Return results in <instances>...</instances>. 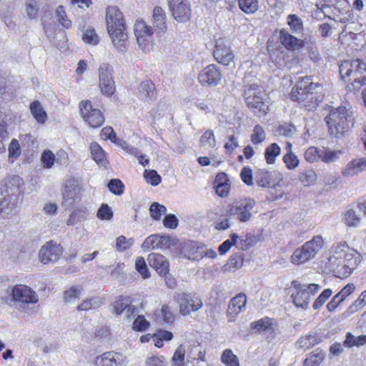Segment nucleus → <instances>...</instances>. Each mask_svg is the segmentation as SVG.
Masks as SVG:
<instances>
[{
    "label": "nucleus",
    "instance_id": "nucleus-13",
    "mask_svg": "<svg viewBox=\"0 0 366 366\" xmlns=\"http://www.w3.org/2000/svg\"><path fill=\"white\" fill-rule=\"evenodd\" d=\"M99 81L101 92H115L116 86L113 77V68L103 63L99 68Z\"/></svg>",
    "mask_w": 366,
    "mask_h": 366
},
{
    "label": "nucleus",
    "instance_id": "nucleus-48",
    "mask_svg": "<svg viewBox=\"0 0 366 366\" xmlns=\"http://www.w3.org/2000/svg\"><path fill=\"white\" fill-rule=\"evenodd\" d=\"M151 217L155 220H159L162 215L167 212V208L157 202H153L149 208Z\"/></svg>",
    "mask_w": 366,
    "mask_h": 366
},
{
    "label": "nucleus",
    "instance_id": "nucleus-31",
    "mask_svg": "<svg viewBox=\"0 0 366 366\" xmlns=\"http://www.w3.org/2000/svg\"><path fill=\"white\" fill-rule=\"evenodd\" d=\"M242 81L244 92L257 91L263 89L261 80L250 73L244 76Z\"/></svg>",
    "mask_w": 366,
    "mask_h": 366
},
{
    "label": "nucleus",
    "instance_id": "nucleus-60",
    "mask_svg": "<svg viewBox=\"0 0 366 366\" xmlns=\"http://www.w3.org/2000/svg\"><path fill=\"white\" fill-rule=\"evenodd\" d=\"M159 316L162 321L167 324H172L174 320V316L167 305L162 306Z\"/></svg>",
    "mask_w": 366,
    "mask_h": 366
},
{
    "label": "nucleus",
    "instance_id": "nucleus-50",
    "mask_svg": "<svg viewBox=\"0 0 366 366\" xmlns=\"http://www.w3.org/2000/svg\"><path fill=\"white\" fill-rule=\"evenodd\" d=\"M185 349L182 345H180L174 352L172 358L173 366H183L184 363Z\"/></svg>",
    "mask_w": 366,
    "mask_h": 366
},
{
    "label": "nucleus",
    "instance_id": "nucleus-20",
    "mask_svg": "<svg viewBox=\"0 0 366 366\" xmlns=\"http://www.w3.org/2000/svg\"><path fill=\"white\" fill-rule=\"evenodd\" d=\"M152 24L157 34L164 33L167 31L166 14L160 6H155L152 14Z\"/></svg>",
    "mask_w": 366,
    "mask_h": 366
},
{
    "label": "nucleus",
    "instance_id": "nucleus-15",
    "mask_svg": "<svg viewBox=\"0 0 366 366\" xmlns=\"http://www.w3.org/2000/svg\"><path fill=\"white\" fill-rule=\"evenodd\" d=\"M221 78V72L214 64L207 66L199 74V80L203 85L216 86L220 82Z\"/></svg>",
    "mask_w": 366,
    "mask_h": 366
},
{
    "label": "nucleus",
    "instance_id": "nucleus-29",
    "mask_svg": "<svg viewBox=\"0 0 366 366\" xmlns=\"http://www.w3.org/2000/svg\"><path fill=\"white\" fill-rule=\"evenodd\" d=\"M89 211L86 207H81L72 212L66 220L68 226H72L87 219Z\"/></svg>",
    "mask_w": 366,
    "mask_h": 366
},
{
    "label": "nucleus",
    "instance_id": "nucleus-39",
    "mask_svg": "<svg viewBox=\"0 0 366 366\" xmlns=\"http://www.w3.org/2000/svg\"><path fill=\"white\" fill-rule=\"evenodd\" d=\"M221 361L226 366H239V359L230 349L223 351L221 356Z\"/></svg>",
    "mask_w": 366,
    "mask_h": 366
},
{
    "label": "nucleus",
    "instance_id": "nucleus-63",
    "mask_svg": "<svg viewBox=\"0 0 366 366\" xmlns=\"http://www.w3.org/2000/svg\"><path fill=\"white\" fill-rule=\"evenodd\" d=\"M108 188L109 191L117 195H120L123 193V184L122 182L117 179H112L108 183Z\"/></svg>",
    "mask_w": 366,
    "mask_h": 366
},
{
    "label": "nucleus",
    "instance_id": "nucleus-2",
    "mask_svg": "<svg viewBox=\"0 0 366 366\" xmlns=\"http://www.w3.org/2000/svg\"><path fill=\"white\" fill-rule=\"evenodd\" d=\"M325 121L330 135L336 139L344 137L355 124L352 109L342 106L330 110Z\"/></svg>",
    "mask_w": 366,
    "mask_h": 366
},
{
    "label": "nucleus",
    "instance_id": "nucleus-10",
    "mask_svg": "<svg viewBox=\"0 0 366 366\" xmlns=\"http://www.w3.org/2000/svg\"><path fill=\"white\" fill-rule=\"evenodd\" d=\"M62 252L63 248L59 244L54 241H49L41 247L39 257L43 264L54 263L59 259Z\"/></svg>",
    "mask_w": 366,
    "mask_h": 366
},
{
    "label": "nucleus",
    "instance_id": "nucleus-52",
    "mask_svg": "<svg viewBox=\"0 0 366 366\" xmlns=\"http://www.w3.org/2000/svg\"><path fill=\"white\" fill-rule=\"evenodd\" d=\"M41 161L44 167L51 168L56 161L55 155L50 150H44L41 154Z\"/></svg>",
    "mask_w": 366,
    "mask_h": 366
},
{
    "label": "nucleus",
    "instance_id": "nucleus-24",
    "mask_svg": "<svg viewBox=\"0 0 366 366\" xmlns=\"http://www.w3.org/2000/svg\"><path fill=\"white\" fill-rule=\"evenodd\" d=\"M365 165L366 163L363 162V159H355L347 164L343 171V174L345 176L357 175L366 169Z\"/></svg>",
    "mask_w": 366,
    "mask_h": 366
},
{
    "label": "nucleus",
    "instance_id": "nucleus-32",
    "mask_svg": "<svg viewBox=\"0 0 366 366\" xmlns=\"http://www.w3.org/2000/svg\"><path fill=\"white\" fill-rule=\"evenodd\" d=\"M247 104L250 108L254 109L259 112L262 111L266 112L267 105L266 104L264 98L262 96L257 95L254 93L253 95L247 97Z\"/></svg>",
    "mask_w": 366,
    "mask_h": 366
},
{
    "label": "nucleus",
    "instance_id": "nucleus-46",
    "mask_svg": "<svg viewBox=\"0 0 366 366\" xmlns=\"http://www.w3.org/2000/svg\"><path fill=\"white\" fill-rule=\"evenodd\" d=\"M271 173L268 171L260 169L256 174V182L258 186L267 187L270 184Z\"/></svg>",
    "mask_w": 366,
    "mask_h": 366
},
{
    "label": "nucleus",
    "instance_id": "nucleus-41",
    "mask_svg": "<svg viewBox=\"0 0 366 366\" xmlns=\"http://www.w3.org/2000/svg\"><path fill=\"white\" fill-rule=\"evenodd\" d=\"M287 24L290 29L294 33H301L303 29L302 21L296 14H290L287 16Z\"/></svg>",
    "mask_w": 366,
    "mask_h": 366
},
{
    "label": "nucleus",
    "instance_id": "nucleus-11",
    "mask_svg": "<svg viewBox=\"0 0 366 366\" xmlns=\"http://www.w3.org/2000/svg\"><path fill=\"white\" fill-rule=\"evenodd\" d=\"M177 301L179 305V312L182 315H189L202 307V300L197 295L183 293L178 295Z\"/></svg>",
    "mask_w": 366,
    "mask_h": 366
},
{
    "label": "nucleus",
    "instance_id": "nucleus-16",
    "mask_svg": "<svg viewBox=\"0 0 366 366\" xmlns=\"http://www.w3.org/2000/svg\"><path fill=\"white\" fill-rule=\"evenodd\" d=\"M169 10L174 19L178 22L184 23L191 18V6L187 1H181L177 4H173Z\"/></svg>",
    "mask_w": 366,
    "mask_h": 366
},
{
    "label": "nucleus",
    "instance_id": "nucleus-57",
    "mask_svg": "<svg viewBox=\"0 0 366 366\" xmlns=\"http://www.w3.org/2000/svg\"><path fill=\"white\" fill-rule=\"evenodd\" d=\"M134 243L133 239H127L124 236L121 235L117 237L116 242V248L119 252H123L129 249Z\"/></svg>",
    "mask_w": 366,
    "mask_h": 366
},
{
    "label": "nucleus",
    "instance_id": "nucleus-26",
    "mask_svg": "<svg viewBox=\"0 0 366 366\" xmlns=\"http://www.w3.org/2000/svg\"><path fill=\"white\" fill-rule=\"evenodd\" d=\"M280 41L285 48L290 50L298 49L302 45L300 39L285 30L280 31Z\"/></svg>",
    "mask_w": 366,
    "mask_h": 366
},
{
    "label": "nucleus",
    "instance_id": "nucleus-25",
    "mask_svg": "<svg viewBox=\"0 0 366 366\" xmlns=\"http://www.w3.org/2000/svg\"><path fill=\"white\" fill-rule=\"evenodd\" d=\"M252 325L254 329H257L266 334L272 335L275 333L274 321L269 317H265L252 322Z\"/></svg>",
    "mask_w": 366,
    "mask_h": 366
},
{
    "label": "nucleus",
    "instance_id": "nucleus-45",
    "mask_svg": "<svg viewBox=\"0 0 366 366\" xmlns=\"http://www.w3.org/2000/svg\"><path fill=\"white\" fill-rule=\"evenodd\" d=\"M266 139V133L262 128L259 124L254 126L253 129V132L251 135V142L254 144H258L264 142Z\"/></svg>",
    "mask_w": 366,
    "mask_h": 366
},
{
    "label": "nucleus",
    "instance_id": "nucleus-47",
    "mask_svg": "<svg viewBox=\"0 0 366 366\" xmlns=\"http://www.w3.org/2000/svg\"><path fill=\"white\" fill-rule=\"evenodd\" d=\"M56 16L59 24L66 29H69L71 26V21L67 18L64 7L61 5L59 6L56 10Z\"/></svg>",
    "mask_w": 366,
    "mask_h": 366
},
{
    "label": "nucleus",
    "instance_id": "nucleus-8",
    "mask_svg": "<svg viewBox=\"0 0 366 366\" xmlns=\"http://www.w3.org/2000/svg\"><path fill=\"white\" fill-rule=\"evenodd\" d=\"M255 202L250 198H245L234 202L228 210L229 216L236 217L241 222H247L252 217V210Z\"/></svg>",
    "mask_w": 366,
    "mask_h": 366
},
{
    "label": "nucleus",
    "instance_id": "nucleus-59",
    "mask_svg": "<svg viewBox=\"0 0 366 366\" xmlns=\"http://www.w3.org/2000/svg\"><path fill=\"white\" fill-rule=\"evenodd\" d=\"M277 132L279 134L289 137L296 132V127L292 124L284 123L278 126Z\"/></svg>",
    "mask_w": 366,
    "mask_h": 366
},
{
    "label": "nucleus",
    "instance_id": "nucleus-53",
    "mask_svg": "<svg viewBox=\"0 0 366 366\" xmlns=\"http://www.w3.org/2000/svg\"><path fill=\"white\" fill-rule=\"evenodd\" d=\"M97 216L102 220H111L113 217V211L107 204H102L97 211Z\"/></svg>",
    "mask_w": 366,
    "mask_h": 366
},
{
    "label": "nucleus",
    "instance_id": "nucleus-3",
    "mask_svg": "<svg viewBox=\"0 0 366 366\" xmlns=\"http://www.w3.org/2000/svg\"><path fill=\"white\" fill-rule=\"evenodd\" d=\"M339 71L342 80L351 83L347 85L349 91L358 90L366 85V63L360 59H347L339 65Z\"/></svg>",
    "mask_w": 366,
    "mask_h": 366
},
{
    "label": "nucleus",
    "instance_id": "nucleus-44",
    "mask_svg": "<svg viewBox=\"0 0 366 366\" xmlns=\"http://www.w3.org/2000/svg\"><path fill=\"white\" fill-rule=\"evenodd\" d=\"M82 40L84 43L96 45L99 43V36L96 33V31L93 28H88L83 31Z\"/></svg>",
    "mask_w": 366,
    "mask_h": 366
},
{
    "label": "nucleus",
    "instance_id": "nucleus-56",
    "mask_svg": "<svg viewBox=\"0 0 366 366\" xmlns=\"http://www.w3.org/2000/svg\"><path fill=\"white\" fill-rule=\"evenodd\" d=\"M21 154V148L19 142L16 139H13L9 146V159L12 162L16 159Z\"/></svg>",
    "mask_w": 366,
    "mask_h": 366
},
{
    "label": "nucleus",
    "instance_id": "nucleus-38",
    "mask_svg": "<svg viewBox=\"0 0 366 366\" xmlns=\"http://www.w3.org/2000/svg\"><path fill=\"white\" fill-rule=\"evenodd\" d=\"M281 148L280 147L276 144L272 143L269 145L264 153L265 159L267 164H272L275 162V159L277 156L280 154Z\"/></svg>",
    "mask_w": 366,
    "mask_h": 366
},
{
    "label": "nucleus",
    "instance_id": "nucleus-49",
    "mask_svg": "<svg viewBox=\"0 0 366 366\" xmlns=\"http://www.w3.org/2000/svg\"><path fill=\"white\" fill-rule=\"evenodd\" d=\"M317 343V339L311 335L302 337L297 342V347L304 350L309 349Z\"/></svg>",
    "mask_w": 366,
    "mask_h": 366
},
{
    "label": "nucleus",
    "instance_id": "nucleus-36",
    "mask_svg": "<svg viewBox=\"0 0 366 366\" xmlns=\"http://www.w3.org/2000/svg\"><path fill=\"white\" fill-rule=\"evenodd\" d=\"M239 9L247 14L255 13L259 8L257 0H238Z\"/></svg>",
    "mask_w": 366,
    "mask_h": 366
},
{
    "label": "nucleus",
    "instance_id": "nucleus-55",
    "mask_svg": "<svg viewBox=\"0 0 366 366\" xmlns=\"http://www.w3.org/2000/svg\"><path fill=\"white\" fill-rule=\"evenodd\" d=\"M144 177L147 183L153 186H157L160 184L162 178L155 170L146 169L144 173Z\"/></svg>",
    "mask_w": 366,
    "mask_h": 366
},
{
    "label": "nucleus",
    "instance_id": "nucleus-30",
    "mask_svg": "<svg viewBox=\"0 0 366 366\" xmlns=\"http://www.w3.org/2000/svg\"><path fill=\"white\" fill-rule=\"evenodd\" d=\"M132 302L130 297L119 296L112 305V313L117 315H122Z\"/></svg>",
    "mask_w": 366,
    "mask_h": 366
},
{
    "label": "nucleus",
    "instance_id": "nucleus-40",
    "mask_svg": "<svg viewBox=\"0 0 366 366\" xmlns=\"http://www.w3.org/2000/svg\"><path fill=\"white\" fill-rule=\"evenodd\" d=\"M342 154L343 151L341 149L332 150L330 149H324V150L322 151V161L326 163L334 162L339 159Z\"/></svg>",
    "mask_w": 366,
    "mask_h": 366
},
{
    "label": "nucleus",
    "instance_id": "nucleus-1",
    "mask_svg": "<svg viewBox=\"0 0 366 366\" xmlns=\"http://www.w3.org/2000/svg\"><path fill=\"white\" fill-rule=\"evenodd\" d=\"M360 262V254L345 242L333 244L324 252L322 272L340 279L348 277Z\"/></svg>",
    "mask_w": 366,
    "mask_h": 366
},
{
    "label": "nucleus",
    "instance_id": "nucleus-43",
    "mask_svg": "<svg viewBox=\"0 0 366 366\" xmlns=\"http://www.w3.org/2000/svg\"><path fill=\"white\" fill-rule=\"evenodd\" d=\"M81 292V287L71 286L64 292V300L66 302H71L80 297Z\"/></svg>",
    "mask_w": 366,
    "mask_h": 366
},
{
    "label": "nucleus",
    "instance_id": "nucleus-58",
    "mask_svg": "<svg viewBox=\"0 0 366 366\" xmlns=\"http://www.w3.org/2000/svg\"><path fill=\"white\" fill-rule=\"evenodd\" d=\"M284 162L289 169H295L300 163L297 157L292 152H287L283 157Z\"/></svg>",
    "mask_w": 366,
    "mask_h": 366
},
{
    "label": "nucleus",
    "instance_id": "nucleus-28",
    "mask_svg": "<svg viewBox=\"0 0 366 366\" xmlns=\"http://www.w3.org/2000/svg\"><path fill=\"white\" fill-rule=\"evenodd\" d=\"M154 33V29L152 26H148L143 21H137L134 25V34L137 39L140 43V41H144L145 37L151 36Z\"/></svg>",
    "mask_w": 366,
    "mask_h": 366
},
{
    "label": "nucleus",
    "instance_id": "nucleus-37",
    "mask_svg": "<svg viewBox=\"0 0 366 366\" xmlns=\"http://www.w3.org/2000/svg\"><path fill=\"white\" fill-rule=\"evenodd\" d=\"M200 147L204 149H210L216 146L214 132L212 130L206 131L200 139Z\"/></svg>",
    "mask_w": 366,
    "mask_h": 366
},
{
    "label": "nucleus",
    "instance_id": "nucleus-7",
    "mask_svg": "<svg viewBox=\"0 0 366 366\" xmlns=\"http://www.w3.org/2000/svg\"><path fill=\"white\" fill-rule=\"evenodd\" d=\"M292 285L295 290L291 295L293 302L297 307L302 308L307 307L310 297L319 290V285L317 284H310L307 287L302 285L297 281H293Z\"/></svg>",
    "mask_w": 366,
    "mask_h": 366
},
{
    "label": "nucleus",
    "instance_id": "nucleus-62",
    "mask_svg": "<svg viewBox=\"0 0 366 366\" xmlns=\"http://www.w3.org/2000/svg\"><path fill=\"white\" fill-rule=\"evenodd\" d=\"M366 305V290L361 292L358 298L352 304L350 309L357 312Z\"/></svg>",
    "mask_w": 366,
    "mask_h": 366
},
{
    "label": "nucleus",
    "instance_id": "nucleus-42",
    "mask_svg": "<svg viewBox=\"0 0 366 366\" xmlns=\"http://www.w3.org/2000/svg\"><path fill=\"white\" fill-rule=\"evenodd\" d=\"M135 269L144 280L148 279L150 277V272L143 257H137L135 260Z\"/></svg>",
    "mask_w": 366,
    "mask_h": 366
},
{
    "label": "nucleus",
    "instance_id": "nucleus-6",
    "mask_svg": "<svg viewBox=\"0 0 366 366\" xmlns=\"http://www.w3.org/2000/svg\"><path fill=\"white\" fill-rule=\"evenodd\" d=\"M320 249V236L315 237L305 243L300 248L296 249L291 256V262L295 264H301L312 259Z\"/></svg>",
    "mask_w": 366,
    "mask_h": 366
},
{
    "label": "nucleus",
    "instance_id": "nucleus-18",
    "mask_svg": "<svg viewBox=\"0 0 366 366\" xmlns=\"http://www.w3.org/2000/svg\"><path fill=\"white\" fill-rule=\"evenodd\" d=\"M147 261L151 267L154 269L159 275H166L169 272V263L167 259L159 253H151Z\"/></svg>",
    "mask_w": 366,
    "mask_h": 366
},
{
    "label": "nucleus",
    "instance_id": "nucleus-19",
    "mask_svg": "<svg viewBox=\"0 0 366 366\" xmlns=\"http://www.w3.org/2000/svg\"><path fill=\"white\" fill-rule=\"evenodd\" d=\"M204 245L196 242H188L182 249V254L189 259L198 260L203 257Z\"/></svg>",
    "mask_w": 366,
    "mask_h": 366
},
{
    "label": "nucleus",
    "instance_id": "nucleus-61",
    "mask_svg": "<svg viewBox=\"0 0 366 366\" xmlns=\"http://www.w3.org/2000/svg\"><path fill=\"white\" fill-rule=\"evenodd\" d=\"M149 322L143 315H138L134 320L132 328L136 331H144L148 328Z\"/></svg>",
    "mask_w": 366,
    "mask_h": 366
},
{
    "label": "nucleus",
    "instance_id": "nucleus-21",
    "mask_svg": "<svg viewBox=\"0 0 366 366\" xmlns=\"http://www.w3.org/2000/svg\"><path fill=\"white\" fill-rule=\"evenodd\" d=\"M103 365L102 366H122L127 364L128 361L124 355L119 352H108L102 356Z\"/></svg>",
    "mask_w": 366,
    "mask_h": 366
},
{
    "label": "nucleus",
    "instance_id": "nucleus-51",
    "mask_svg": "<svg viewBox=\"0 0 366 366\" xmlns=\"http://www.w3.org/2000/svg\"><path fill=\"white\" fill-rule=\"evenodd\" d=\"M239 238V236L233 233L230 239H228L223 242L218 248V251L221 254H224L226 252L229 251V249L232 247V246L234 245Z\"/></svg>",
    "mask_w": 366,
    "mask_h": 366
},
{
    "label": "nucleus",
    "instance_id": "nucleus-17",
    "mask_svg": "<svg viewBox=\"0 0 366 366\" xmlns=\"http://www.w3.org/2000/svg\"><path fill=\"white\" fill-rule=\"evenodd\" d=\"M62 196L63 206L65 207H71L76 202L80 199L79 187L71 181L66 182L62 191Z\"/></svg>",
    "mask_w": 366,
    "mask_h": 366
},
{
    "label": "nucleus",
    "instance_id": "nucleus-34",
    "mask_svg": "<svg viewBox=\"0 0 366 366\" xmlns=\"http://www.w3.org/2000/svg\"><path fill=\"white\" fill-rule=\"evenodd\" d=\"M90 150L94 160L98 164L105 165L107 159L103 149L96 142H92L90 145Z\"/></svg>",
    "mask_w": 366,
    "mask_h": 366
},
{
    "label": "nucleus",
    "instance_id": "nucleus-12",
    "mask_svg": "<svg viewBox=\"0 0 366 366\" xmlns=\"http://www.w3.org/2000/svg\"><path fill=\"white\" fill-rule=\"evenodd\" d=\"M213 54L215 59L223 65L227 66L234 61V55L230 44L224 39L217 40Z\"/></svg>",
    "mask_w": 366,
    "mask_h": 366
},
{
    "label": "nucleus",
    "instance_id": "nucleus-23",
    "mask_svg": "<svg viewBox=\"0 0 366 366\" xmlns=\"http://www.w3.org/2000/svg\"><path fill=\"white\" fill-rule=\"evenodd\" d=\"M361 216L352 208H347L342 221L348 227H357L361 223Z\"/></svg>",
    "mask_w": 366,
    "mask_h": 366
},
{
    "label": "nucleus",
    "instance_id": "nucleus-64",
    "mask_svg": "<svg viewBox=\"0 0 366 366\" xmlns=\"http://www.w3.org/2000/svg\"><path fill=\"white\" fill-rule=\"evenodd\" d=\"M320 157L318 149L315 147L308 148L305 153V159L310 163L317 162Z\"/></svg>",
    "mask_w": 366,
    "mask_h": 366
},
{
    "label": "nucleus",
    "instance_id": "nucleus-4",
    "mask_svg": "<svg viewBox=\"0 0 366 366\" xmlns=\"http://www.w3.org/2000/svg\"><path fill=\"white\" fill-rule=\"evenodd\" d=\"M3 300L10 307L24 310L26 305L36 303L39 296L29 287L20 284L14 286L8 296L3 297Z\"/></svg>",
    "mask_w": 366,
    "mask_h": 366
},
{
    "label": "nucleus",
    "instance_id": "nucleus-54",
    "mask_svg": "<svg viewBox=\"0 0 366 366\" xmlns=\"http://www.w3.org/2000/svg\"><path fill=\"white\" fill-rule=\"evenodd\" d=\"M145 366H167L166 358L162 355H152L146 359Z\"/></svg>",
    "mask_w": 366,
    "mask_h": 366
},
{
    "label": "nucleus",
    "instance_id": "nucleus-22",
    "mask_svg": "<svg viewBox=\"0 0 366 366\" xmlns=\"http://www.w3.org/2000/svg\"><path fill=\"white\" fill-rule=\"evenodd\" d=\"M246 304V295L244 293L238 294L230 300L228 306V313L233 317L238 315L245 309Z\"/></svg>",
    "mask_w": 366,
    "mask_h": 366
},
{
    "label": "nucleus",
    "instance_id": "nucleus-5",
    "mask_svg": "<svg viewBox=\"0 0 366 366\" xmlns=\"http://www.w3.org/2000/svg\"><path fill=\"white\" fill-rule=\"evenodd\" d=\"M106 21L108 32L113 41H124L127 38L124 32L126 25L123 14L118 7L111 6L107 8Z\"/></svg>",
    "mask_w": 366,
    "mask_h": 366
},
{
    "label": "nucleus",
    "instance_id": "nucleus-33",
    "mask_svg": "<svg viewBox=\"0 0 366 366\" xmlns=\"http://www.w3.org/2000/svg\"><path fill=\"white\" fill-rule=\"evenodd\" d=\"M366 345V335H361L355 336L351 332L346 334V337L343 342V345L346 347L351 348L354 346L360 347Z\"/></svg>",
    "mask_w": 366,
    "mask_h": 366
},
{
    "label": "nucleus",
    "instance_id": "nucleus-9",
    "mask_svg": "<svg viewBox=\"0 0 366 366\" xmlns=\"http://www.w3.org/2000/svg\"><path fill=\"white\" fill-rule=\"evenodd\" d=\"M80 113L84 120L92 128L101 127L104 122V117L100 109L94 108L89 100L79 104Z\"/></svg>",
    "mask_w": 366,
    "mask_h": 366
},
{
    "label": "nucleus",
    "instance_id": "nucleus-27",
    "mask_svg": "<svg viewBox=\"0 0 366 366\" xmlns=\"http://www.w3.org/2000/svg\"><path fill=\"white\" fill-rule=\"evenodd\" d=\"M30 112L36 121L41 124L47 120V114L39 101H34L30 104Z\"/></svg>",
    "mask_w": 366,
    "mask_h": 366
},
{
    "label": "nucleus",
    "instance_id": "nucleus-35",
    "mask_svg": "<svg viewBox=\"0 0 366 366\" xmlns=\"http://www.w3.org/2000/svg\"><path fill=\"white\" fill-rule=\"evenodd\" d=\"M102 300L99 297H92L86 299L78 305L77 310L79 311H86L92 309L99 307L102 305Z\"/></svg>",
    "mask_w": 366,
    "mask_h": 366
},
{
    "label": "nucleus",
    "instance_id": "nucleus-14",
    "mask_svg": "<svg viewBox=\"0 0 366 366\" xmlns=\"http://www.w3.org/2000/svg\"><path fill=\"white\" fill-rule=\"evenodd\" d=\"M174 240L169 236L159 235L157 234H152L146 238L142 248L143 250H150L156 249H167L173 245Z\"/></svg>",
    "mask_w": 366,
    "mask_h": 366
}]
</instances>
